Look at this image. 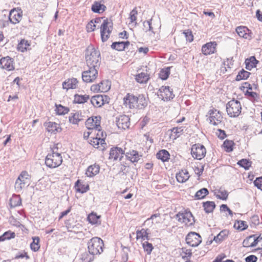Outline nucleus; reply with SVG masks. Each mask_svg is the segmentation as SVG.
Instances as JSON below:
<instances>
[{
	"mask_svg": "<svg viewBox=\"0 0 262 262\" xmlns=\"http://www.w3.org/2000/svg\"><path fill=\"white\" fill-rule=\"evenodd\" d=\"M148 101L144 95L135 96L127 94L123 98V104L129 108L142 109L147 105Z\"/></svg>",
	"mask_w": 262,
	"mask_h": 262,
	"instance_id": "1",
	"label": "nucleus"
},
{
	"mask_svg": "<svg viewBox=\"0 0 262 262\" xmlns=\"http://www.w3.org/2000/svg\"><path fill=\"white\" fill-rule=\"evenodd\" d=\"M85 57L88 67L98 68L99 67L100 53L93 46H89L87 48Z\"/></svg>",
	"mask_w": 262,
	"mask_h": 262,
	"instance_id": "2",
	"label": "nucleus"
},
{
	"mask_svg": "<svg viewBox=\"0 0 262 262\" xmlns=\"http://www.w3.org/2000/svg\"><path fill=\"white\" fill-rule=\"evenodd\" d=\"M103 246V241L97 237L92 238L88 243L89 252L92 255L99 254L102 252Z\"/></svg>",
	"mask_w": 262,
	"mask_h": 262,
	"instance_id": "3",
	"label": "nucleus"
},
{
	"mask_svg": "<svg viewBox=\"0 0 262 262\" xmlns=\"http://www.w3.org/2000/svg\"><path fill=\"white\" fill-rule=\"evenodd\" d=\"M242 110V106L239 101L232 99L229 101L226 104V111L230 117H238Z\"/></svg>",
	"mask_w": 262,
	"mask_h": 262,
	"instance_id": "4",
	"label": "nucleus"
},
{
	"mask_svg": "<svg viewBox=\"0 0 262 262\" xmlns=\"http://www.w3.org/2000/svg\"><path fill=\"white\" fill-rule=\"evenodd\" d=\"M62 162V158L61 155L55 152L49 154L45 160L46 165L50 168L57 167L61 164Z\"/></svg>",
	"mask_w": 262,
	"mask_h": 262,
	"instance_id": "5",
	"label": "nucleus"
},
{
	"mask_svg": "<svg viewBox=\"0 0 262 262\" xmlns=\"http://www.w3.org/2000/svg\"><path fill=\"white\" fill-rule=\"evenodd\" d=\"M113 23L107 19H104L100 27L101 38L102 42L106 41L112 31Z\"/></svg>",
	"mask_w": 262,
	"mask_h": 262,
	"instance_id": "6",
	"label": "nucleus"
},
{
	"mask_svg": "<svg viewBox=\"0 0 262 262\" xmlns=\"http://www.w3.org/2000/svg\"><path fill=\"white\" fill-rule=\"evenodd\" d=\"M178 221L185 224L187 226H190L194 224L195 222L194 217L190 211H185L184 212H179L176 214Z\"/></svg>",
	"mask_w": 262,
	"mask_h": 262,
	"instance_id": "7",
	"label": "nucleus"
},
{
	"mask_svg": "<svg viewBox=\"0 0 262 262\" xmlns=\"http://www.w3.org/2000/svg\"><path fill=\"white\" fill-rule=\"evenodd\" d=\"M191 154L194 158L201 160L205 156L206 150L204 145L195 144L191 147Z\"/></svg>",
	"mask_w": 262,
	"mask_h": 262,
	"instance_id": "8",
	"label": "nucleus"
},
{
	"mask_svg": "<svg viewBox=\"0 0 262 262\" xmlns=\"http://www.w3.org/2000/svg\"><path fill=\"white\" fill-rule=\"evenodd\" d=\"M88 70L82 73V78L84 82H92L96 79L97 76V68L93 67H88Z\"/></svg>",
	"mask_w": 262,
	"mask_h": 262,
	"instance_id": "9",
	"label": "nucleus"
},
{
	"mask_svg": "<svg viewBox=\"0 0 262 262\" xmlns=\"http://www.w3.org/2000/svg\"><path fill=\"white\" fill-rule=\"evenodd\" d=\"M158 96L164 101L170 100L174 97L172 90L168 86H161L158 92Z\"/></svg>",
	"mask_w": 262,
	"mask_h": 262,
	"instance_id": "10",
	"label": "nucleus"
},
{
	"mask_svg": "<svg viewBox=\"0 0 262 262\" xmlns=\"http://www.w3.org/2000/svg\"><path fill=\"white\" fill-rule=\"evenodd\" d=\"M186 243L191 247L198 246L202 242V238L199 234L190 232L189 233L185 238Z\"/></svg>",
	"mask_w": 262,
	"mask_h": 262,
	"instance_id": "11",
	"label": "nucleus"
},
{
	"mask_svg": "<svg viewBox=\"0 0 262 262\" xmlns=\"http://www.w3.org/2000/svg\"><path fill=\"white\" fill-rule=\"evenodd\" d=\"M110 98L106 95H95L91 99V102L93 106L100 107L105 103H108Z\"/></svg>",
	"mask_w": 262,
	"mask_h": 262,
	"instance_id": "12",
	"label": "nucleus"
},
{
	"mask_svg": "<svg viewBox=\"0 0 262 262\" xmlns=\"http://www.w3.org/2000/svg\"><path fill=\"white\" fill-rule=\"evenodd\" d=\"M209 117L207 120L213 125H217L221 123L223 117L221 113L217 110L209 111Z\"/></svg>",
	"mask_w": 262,
	"mask_h": 262,
	"instance_id": "13",
	"label": "nucleus"
},
{
	"mask_svg": "<svg viewBox=\"0 0 262 262\" xmlns=\"http://www.w3.org/2000/svg\"><path fill=\"white\" fill-rule=\"evenodd\" d=\"M100 116L92 117L88 118L85 122V125L89 129H97L100 128Z\"/></svg>",
	"mask_w": 262,
	"mask_h": 262,
	"instance_id": "14",
	"label": "nucleus"
},
{
	"mask_svg": "<svg viewBox=\"0 0 262 262\" xmlns=\"http://www.w3.org/2000/svg\"><path fill=\"white\" fill-rule=\"evenodd\" d=\"M0 68L10 71L14 69L13 60L9 56L0 59Z\"/></svg>",
	"mask_w": 262,
	"mask_h": 262,
	"instance_id": "15",
	"label": "nucleus"
},
{
	"mask_svg": "<svg viewBox=\"0 0 262 262\" xmlns=\"http://www.w3.org/2000/svg\"><path fill=\"white\" fill-rule=\"evenodd\" d=\"M130 119L126 115H121L117 118L116 124L119 128L125 129L128 128L130 125Z\"/></svg>",
	"mask_w": 262,
	"mask_h": 262,
	"instance_id": "16",
	"label": "nucleus"
},
{
	"mask_svg": "<svg viewBox=\"0 0 262 262\" xmlns=\"http://www.w3.org/2000/svg\"><path fill=\"white\" fill-rule=\"evenodd\" d=\"M216 43L215 41L209 42L204 45L202 47V52L205 55L213 54L216 51Z\"/></svg>",
	"mask_w": 262,
	"mask_h": 262,
	"instance_id": "17",
	"label": "nucleus"
},
{
	"mask_svg": "<svg viewBox=\"0 0 262 262\" xmlns=\"http://www.w3.org/2000/svg\"><path fill=\"white\" fill-rule=\"evenodd\" d=\"M123 154H125V151L121 148L118 147H113L110 151L109 159L116 160L119 159L121 160Z\"/></svg>",
	"mask_w": 262,
	"mask_h": 262,
	"instance_id": "18",
	"label": "nucleus"
},
{
	"mask_svg": "<svg viewBox=\"0 0 262 262\" xmlns=\"http://www.w3.org/2000/svg\"><path fill=\"white\" fill-rule=\"evenodd\" d=\"M90 143L95 148H100V150H103L105 148L106 143L105 140L103 138H101L99 134H97L95 138H93L90 140Z\"/></svg>",
	"mask_w": 262,
	"mask_h": 262,
	"instance_id": "19",
	"label": "nucleus"
},
{
	"mask_svg": "<svg viewBox=\"0 0 262 262\" xmlns=\"http://www.w3.org/2000/svg\"><path fill=\"white\" fill-rule=\"evenodd\" d=\"M236 31L241 37L251 39L252 38L251 32L245 26H239L236 29Z\"/></svg>",
	"mask_w": 262,
	"mask_h": 262,
	"instance_id": "20",
	"label": "nucleus"
},
{
	"mask_svg": "<svg viewBox=\"0 0 262 262\" xmlns=\"http://www.w3.org/2000/svg\"><path fill=\"white\" fill-rule=\"evenodd\" d=\"M44 125L46 127L47 131L51 133L55 134L61 131V128L60 127L59 124L55 122H45Z\"/></svg>",
	"mask_w": 262,
	"mask_h": 262,
	"instance_id": "21",
	"label": "nucleus"
},
{
	"mask_svg": "<svg viewBox=\"0 0 262 262\" xmlns=\"http://www.w3.org/2000/svg\"><path fill=\"white\" fill-rule=\"evenodd\" d=\"M83 116L81 113L79 112L71 113L69 117V122L73 124H78L80 121L83 120Z\"/></svg>",
	"mask_w": 262,
	"mask_h": 262,
	"instance_id": "22",
	"label": "nucleus"
},
{
	"mask_svg": "<svg viewBox=\"0 0 262 262\" xmlns=\"http://www.w3.org/2000/svg\"><path fill=\"white\" fill-rule=\"evenodd\" d=\"M190 177L188 171L186 169H182L176 174V179L179 183H184L187 181Z\"/></svg>",
	"mask_w": 262,
	"mask_h": 262,
	"instance_id": "23",
	"label": "nucleus"
},
{
	"mask_svg": "<svg viewBox=\"0 0 262 262\" xmlns=\"http://www.w3.org/2000/svg\"><path fill=\"white\" fill-rule=\"evenodd\" d=\"M125 156L127 159L132 163L138 162L141 157L138 152L134 150H129L128 152H126Z\"/></svg>",
	"mask_w": 262,
	"mask_h": 262,
	"instance_id": "24",
	"label": "nucleus"
},
{
	"mask_svg": "<svg viewBox=\"0 0 262 262\" xmlns=\"http://www.w3.org/2000/svg\"><path fill=\"white\" fill-rule=\"evenodd\" d=\"M21 18V15L18 11L12 10L10 12L9 19L11 23L16 24L19 22Z\"/></svg>",
	"mask_w": 262,
	"mask_h": 262,
	"instance_id": "25",
	"label": "nucleus"
},
{
	"mask_svg": "<svg viewBox=\"0 0 262 262\" xmlns=\"http://www.w3.org/2000/svg\"><path fill=\"white\" fill-rule=\"evenodd\" d=\"M129 45V42L128 41L114 42L111 45V47L113 49L121 51H123Z\"/></svg>",
	"mask_w": 262,
	"mask_h": 262,
	"instance_id": "26",
	"label": "nucleus"
},
{
	"mask_svg": "<svg viewBox=\"0 0 262 262\" xmlns=\"http://www.w3.org/2000/svg\"><path fill=\"white\" fill-rule=\"evenodd\" d=\"M100 167L98 165L94 164L88 167L85 174L88 177H93L99 173Z\"/></svg>",
	"mask_w": 262,
	"mask_h": 262,
	"instance_id": "27",
	"label": "nucleus"
},
{
	"mask_svg": "<svg viewBox=\"0 0 262 262\" xmlns=\"http://www.w3.org/2000/svg\"><path fill=\"white\" fill-rule=\"evenodd\" d=\"M106 6L99 2H95L92 6L91 9L95 13H102L106 10Z\"/></svg>",
	"mask_w": 262,
	"mask_h": 262,
	"instance_id": "28",
	"label": "nucleus"
},
{
	"mask_svg": "<svg viewBox=\"0 0 262 262\" xmlns=\"http://www.w3.org/2000/svg\"><path fill=\"white\" fill-rule=\"evenodd\" d=\"M78 81L76 78L69 79L68 80L64 81L62 84V86L64 89H75L77 86Z\"/></svg>",
	"mask_w": 262,
	"mask_h": 262,
	"instance_id": "29",
	"label": "nucleus"
},
{
	"mask_svg": "<svg viewBox=\"0 0 262 262\" xmlns=\"http://www.w3.org/2000/svg\"><path fill=\"white\" fill-rule=\"evenodd\" d=\"M73 102L75 103L81 104L86 102L90 98L88 95H78L75 94L74 95Z\"/></svg>",
	"mask_w": 262,
	"mask_h": 262,
	"instance_id": "30",
	"label": "nucleus"
},
{
	"mask_svg": "<svg viewBox=\"0 0 262 262\" xmlns=\"http://www.w3.org/2000/svg\"><path fill=\"white\" fill-rule=\"evenodd\" d=\"M258 62V61L256 59L254 56H251L250 58L245 60L246 68L250 70L253 68L255 67Z\"/></svg>",
	"mask_w": 262,
	"mask_h": 262,
	"instance_id": "31",
	"label": "nucleus"
},
{
	"mask_svg": "<svg viewBox=\"0 0 262 262\" xmlns=\"http://www.w3.org/2000/svg\"><path fill=\"white\" fill-rule=\"evenodd\" d=\"M157 158L161 160L163 162L167 161L169 159L170 155L169 152L165 150H161L157 154Z\"/></svg>",
	"mask_w": 262,
	"mask_h": 262,
	"instance_id": "32",
	"label": "nucleus"
},
{
	"mask_svg": "<svg viewBox=\"0 0 262 262\" xmlns=\"http://www.w3.org/2000/svg\"><path fill=\"white\" fill-rule=\"evenodd\" d=\"M203 206L205 212L207 213L212 212L215 207V203L212 201L204 202Z\"/></svg>",
	"mask_w": 262,
	"mask_h": 262,
	"instance_id": "33",
	"label": "nucleus"
},
{
	"mask_svg": "<svg viewBox=\"0 0 262 262\" xmlns=\"http://www.w3.org/2000/svg\"><path fill=\"white\" fill-rule=\"evenodd\" d=\"M75 187L76 189V191L81 193L86 192L88 190H89V186L88 185L85 186L84 185L81 184L79 180L76 181Z\"/></svg>",
	"mask_w": 262,
	"mask_h": 262,
	"instance_id": "34",
	"label": "nucleus"
},
{
	"mask_svg": "<svg viewBox=\"0 0 262 262\" xmlns=\"http://www.w3.org/2000/svg\"><path fill=\"white\" fill-rule=\"evenodd\" d=\"M149 75L145 73H141L136 75V80L140 83H146L149 79Z\"/></svg>",
	"mask_w": 262,
	"mask_h": 262,
	"instance_id": "35",
	"label": "nucleus"
},
{
	"mask_svg": "<svg viewBox=\"0 0 262 262\" xmlns=\"http://www.w3.org/2000/svg\"><path fill=\"white\" fill-rule=\"evenodd\" d=\"M30 46V43L28 40L25 39H21L17 45V50L19 51L24 52L27 50L28 47Z\"/></svg>",
	"mask_w": 262,
	"mask_h": 262,
	"instance_id": "36",
	"label": "nucleus"
},
{
	"mask_svg": "<svg viewBox=\"0 0 262 262\" xmlns=\"http://www.w3.org/2000/svg\"><path fill=\"white\" fill-rule=\"evenodd\" d=\"M209 193V191L208 189L206 188H203L198 190L195 195L194 197L197 200L203 199H204L208 194Z\"/></svg>",
	"mask_w": 262,
	"mask_h": 262,
	"instance_id": "37",
	"label": "nucleus"
},
{
	"mask_svg": "<svg viewBox=\"0 0 262 262\" xmlns=\"http://www.w3.org/2000/svg\"><path fill=\"white\" fill-rule=\"evenodd\" d=\"M250 75V72L246 71L244 69H242L239 72L238 75L236 77L235 79L236 81H240L241 80L247 79L249 77Z\"/></svg>",
	"mask_w": 262,
	"mask_h": 262,
	"instance_id": "38",
	"label": "nucleus"
},
{
	"mask_svg": "<svg viewBox=\"0 0 262 262\" xmlns=\"http://www.w3.org/2000/svg\"><path fill=\"white\" fill-rule=\"evenodd\" d=\"M28 184L26 182H21L19 179H17L15 183V189L17 192H20L23 188L27 186H28Z\"/></svg>",
	"mask_w": 262,
	"mask_h": 262,
	"instance_id": "39",
	"label": "nucleus"
},
{
	"mask_svg": "<svg viewBox=\"0 0 262 262\" xmlns=\"http://www.w3.org/2000/svg\"><path fill=\"white\" fill-rule=\"evenodd\" d=\"M252 162L246 159H243L238 161L237 164L245 169L248 170L251 167Z\"/></svg>",
	"mask_w": 262,
	"mask_h": 262,
	"instance_id": "40",
	"label": "nucleus"
},
{
	"mask_svg": "<svg viewBox=\"0 0 262 262\" xmlns=\"http://www.w3.org/2000/svg\"><path fill=\"white\" fill-rule=\"evenodd\" d=\"M228 231L223 230L221 231L216 236L214 237L213 241L216 243H220L228 235Z\"/></svg>",
	"mask_w": 262,
	"mask_h": 262,
	"instance_id": "41",
	"label": "nucleus"
},
{
	"mask_svg": "<svg viewBox=\"0 0 262 262\" xmlns=\"http://www.w3.org/2000/svg\"><path fill=\"white\" fill-rule=\"evenodd\" d=\"M15 234L13 232L8 231L5 232L2 235L0 236V242H3L7 239H10L15 237Z\"/></svg>",
	"mask_w": 262,
	"mask_h": 262,
	"instance_id": "42",
	"label": "nucleus"
},
{
	"mask_svg": "<svg viewBox=\"0 0 262 262\" xmlns=\"http://www.w3.org/2000/svg\"><path fill=\"white\" fill-rule=\"evenodd\" d=\"M137 234V239L141 238L143 240H145V239H148V233L147 232V231L144 229H142L140 230H137L136 231Z\"/></svg>",
	"mask_w": 262,
	"mask_h": 262,
	"instance_id": "43",
	"label": "nucleus"
},
{
	"mask_svg": "<svg viewBox=\"0 0 262 262\" xmlns=\"http://www.w3.org/2000/svg\"><path fill=\"white\" fill-rule=\"evenodd\" d=\"M101 86L99 85V83L97 85H93L91 86V90L94 91H100L101 92H107L110 89L111 85H106L105 87L100 88Z\"/></svg>",
	"mask_w": 262,
	"mask_h": 262,
	"instance_id": "44",
	"label": "nucleus"
},
{
	"mask_svg": "<svg viewBox=\"0 0 262 262\" xmlns=\"http://www.w3.org/2000/svg\"><path fill=\"white\" fill-rule=\"evenodd\" d=\"M33 239V241L30 244V248L33 251L36 252L40 248L39 246V238L38 237H34Z\"/></svg>",
	"mask_w": 262,
	"mask_h": 262,
	"instance_id": "45",
	"label": "nucleus"
},
{
	"mask_svg": "<svg viewBox=\"0 0 262 262\" xmlns=\"http://www.w3.org/2000/svg\"><path fill=\"white\" fill-rule=\"evenodd\" d=\"M99 219L100 216L93 212L90 214L88 217V221L92 224H97Z\"/></svg>",
	"mask_w": 262,
	"mask_h": 262,
	"instance_id": "46",
	"label": "nucleus"
},
{
	"mask_svg": "<svg viewBox=\"0 0 262 262\" xmlns=\"http://www.w3.org/2000/svg\"><path fill=\"white\" fill-rule=\"evenodd\" d=\"M219 194H215L216 197L220 200H226L228 196V193L227 191L225 190L220 189L218 191Z\"/></svg>",
	"mask_w": 262,
	"mask_h": 262,
	"instance_id": "47",
	"label": "nucleus"
},
{
	"mask_svg": "<svg viewBox=\"0 0 262 262\" xmlns=\"http://www.w3.org/2000/svg\"><path fill=\"white\" fill-rule=\"evenodd\" d=\"M234 227L241 231H243L248 228L244 221H238L234 224Z\"/></svg>",
	"mask_w": 262,
	"mask_h": 262,
	"instance_id": "48",
	"label": "nucleus"
},
{
	"mask_svg": "<svg viewBox=\"0 0 262 262\" xmlns=\"http://www.w3.org/2000/svg\"><path fill=\"white\" fill-rule=\"evenodd\" d=\"M28 172L26 171H22L17 179H19L21 182H26L29 185V178Z\"/></svg>",
	"mask_w": 262,
	"mask_h": 262,
	"instance_id": "49",
	"label": "nucleus"
},
{
	"mask_svg": "<svg viewBox=\"0 0 262 262\" xmlns=\"http://www.w3.org/2000/svg\"><path fill=\"white\" fill-rule=\"evenodd\" d=\"M253 237H254V235H251L245 239L243 242V246L245 247H252Z\"/></svg>",
	"mask_w": 262,
	"mask_h": 262,
	"instance_id": "50",
	"label": "nucleus"
},
{
	"mask_svg": "<svg viewBox=\"0 0 262 262\" xmlns=\"http://www.w3.org/2000/svg\"><path fill=\"white\" fill-rule=\"evenodd\" d=\"M234 142L231 140H226L224 142V146L227 152H230L233 150V146Z\"/></svg>",
	"mask_w": 262,
	"mask_h": 262,
	"instance_id": "51",
	"label": "nucleus"
},
{
	"mask_svg": "<svg viewBox=\"0 0 262 262\" xmlns=\"http://www.w3.org/2000/svg\"><path fill=\"white\" fill-rule=\"evenodd\" d=\"M56 112L57 114L60 115H64L68 113L69 109L61 105H56Z\"/></svg>",
	"mask_w": 262,
	"mask_h": 262,
	"instance_id": "52",
	"label": "nucleus"
},
{
	"mask_svg": "<svg viewBox=\"0 0 262 262\" xmlns=\"http://www.w3.org/2000/svg\"><path fill=\"white\" fill-rule=\"evenodd\" d=\"M183 130V127H176L172 128V129H171V133L172 134H175L174 138H176L177 137H179L182 134Z\"/></svg>",
	"mask_w": 262,
	"mask_h": 262,
	"instance_id": "53",
	"label": "nucleus"
},
{
	"mask_svg": "<svg viewBox=\"0 0 262 262\" xmlns=\"http://www.w3.org/2000/svg\"><path fill=\"white\" fill-rule=\"evenodd\" d=\"M142 246L144 251H146L148 254H150L153 249L152 245L148 242H145L143 243Z\"/></svg>",
	"mask_w": 262,
	"mask_h": 262,
	"instance_id": "54",
	"label": "nucleus"
},
{
	"mask_svg": "<svg viewBox=\"0 0 262 262\" xmlns=\"http://www.w3.org/2000/svg\"><path fill=\"white\" fill-rule=\"evenodd\" d=\"M170 74L169 68L166 70H162L159 74V77L162 80H166Z\"/></svg>",
	"mask_w": 262,
	"mask_h": 262,
	"instance_id": "55",
	"label": "nucleus"
},
{
	"mask_svg": "<svg viewBox=\"0 0 262 262\" xmlns=\"http://www.w3.org/2000/svg\"><path fill=\"white\" fill-rule=\"evenodd\" d=\"M183 34L185 35L186 40L187 41L191 42L193 40V36L191 30L189 29L185 30Z\"/></svg>",
	"mask_w": 262,
	"mask_h": 262,
	"instance_id": "56",
	"label": "nucleus"
},
{
	"mask_svg": "<svg viewBox=\"0 0 262 262\" xmlns=\"http://www.w3.org/2000/svg\"><path fill=\"white\" fill-rule=\"evenodd\" d=\"M138 14L137 10L136 8H134L133 10L131 11L129 14V19L130 23H134L136 24V20L137 19V15Z\"/></svg>",
	"mask_w": 262,
	"mask_h": 262,
	"instance_id": "57",
	"label": "nucleus"
},
{
	"mask_svg": "<svg viewBox=\"0 0 262 262\" xmlns=\"http://www.w3.org/2000/svg\"><path fill=\"white\" fill-rule=\"evenodd\" d=\"M253 183L255 187L262 190V177L256 178Z\"/></svg>",
	"mask_w": 262,
	"mask_h": 262,
	"instance_id": "58",
	"label": "nucleus"
},
{
	"mask_svg": "<svg viewBox=\"0 0 262 262\" xmlns=\"http://www.w3.org/2000/svg\"><path fill=\"white\" fill-rule=\"evenodd\" d=\"M250 222L251 224L255 226L259 224V217L258 215H254L251 217Z\"/></svg>",
	"mask_w": 262,
	"mask_h": 262,
	"instance_id": "59",
	"label": "nucleus"
},
{
	"mask_svg": "<svg viewBox=\"0 0 262 262\" xmlns=\"http://www.w3.org/2000/svg\"><path fill=\"white\" fill-rule=\"evenodd\" d=\"M96 25H95L93 20L90 21L86 26V29L88 32H93L95 30Z\"/></svg>",
	"mask_w": 262,
	"mask_h": 262,
	"instance_id": "60",
	"label": "nucleus"
},
{
	"mask_svg": "<svg viewBox=\"0 0 262 262\" xmlns=\"http://www.w3.org/2000/svg\"><path fill=\"white\" fill-rule=\"evenodd\" d=\"M151 20H152V19H150L149 20L144 21L143 22V24L144 27H146V26H147L148 27V31H151L154 33V31H153V28L151 26Z\"/></svg>",
	"mask_w": 262,
	"mask_h": 262,
	"instance_id": "61",
	"label": "nucleus"
},
{
	"mask_svg": "<svg viewBox=\"0 0 262 262\" xmlns=\"http://www.w3.org/2000/svg\"><path fill=\"white\" fill-rule=\"evenodd\" d=\"M232 59H233L232 57L231 59L227 58L226 59V60L224 61V64L225 66V69L226 71H227L226 67H227V68L230 69L231 66L233 65V63Z\"/></svg>",
	"mask_w": 262,
	"mask_h": 262,
	"instance_id": "62",
	"label": "nucleus"
},
{
	"mask_svg": "<svg viewBox=\"0 0 262 262\" xmlns=\"http://www.w3.org/2000/svg\"><path fill=\"white\" fill-rule=\"evenodd\" d=\"M261 241H262V237L260 236L256 237L255 235H254V237H253V239L252 241V247L256 246L258 243Z\"/></svg>",
	"mask_w": 262,
	"mask_h": 262,
	"instance_id": "63",
	"label": "nucleus"
},
{
	"mask_svg": "<svg viewBox=\"0 0 262 262\" xmlns=\"http://www.w3.org/2000/svg\"><path fill=\"white\" fill-rule=\"evenodd\" d=\"M257 258L254 255H250L245 258L246 262H256Z\"/></svg>",
	"mask_w": 262,
	"mask_h": 262,
	"instance_id": "64",
	"label": "nucleus"
}]
</instances>
